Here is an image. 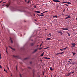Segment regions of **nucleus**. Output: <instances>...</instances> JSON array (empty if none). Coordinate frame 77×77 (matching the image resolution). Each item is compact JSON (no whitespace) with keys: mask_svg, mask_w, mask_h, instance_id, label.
<instances>
[{"mask_svg":"<svg viewBox=\"0 0 77 77\" xmlns=\"http://www.w3.org/2000/svg\"><path fill=\"white\" fill-rule=\"evenodd\" d=\"M62 29L65 30H67L69 29L68 28H62Z\"/></svg>","mask_w":77,"mask_h":77,"instance_id":"nucleus-1","label":"nucleus"},{"mask_svg":"<svg viewBox=\"0 0 77 77\" xmlns=\"http://www.w3.org/2000/svg\"><path fill=\"white\" fill-rule=\"evenodd\" d=\"M53 1L55 2H60V1L57 0H53Z\"/></svg>","mask_w":77,"mask_h":77,"instance_id":"nucleus-2","label":"nucleus"},{"mask_svg":"<svg viewBox=\"0 0 77 77\" xmlns=\"http://www.w3.org/2000/svg\"><path fill=\"white\" fill-rule=\"evenodd\" d=\"M13 57H16L17 58H18V56H15L14 55H13Z\"/></svg>","mask_w":77,"mask_h":77,"instance_id":"nucleus-3","label":"nucleus"},{"mask_svg":"<svg viewBox=\"0 0 77 77\" xmlns=\"http://www.w3.org/2000/svg\"><path fill=\"white\" fill-rule=\"evenodd\" d=\"M9 48H10L12 50H15V49H14L12 48L10 46H9Z\"/></svg>","mask_w":77,"mask_h":77,"instance_id":"nucleus-4","label":"nucleus"},{"mask_svg":"<svg viewBox=\"0 0 77 77\" xmlns=\"http://www.w3.org/2000/svg\"><path fill=\"white\" fill-rule=\"evenodd\" d=\"M38 49H35L33 52V53H35V52L37 51H38Z\"/></svg>","mask_w":77,"mask_h":77,"instance_id":"nucleus-5","label":"nucleus"},{"mask_svg":"<svg viewBox=\"0 0 77 77\" xmlns=\"http://www.w3.org/2000/svg\"><path fill=\"white\" fill-rule=\"evenodd\" d=\"M71 44H72L73 47H75V43Z\"/></svg>","mask_w":77,"mask_h":77,"instance_id":"nucleus-6","label":"nucleus"},{"mask_svg":"<svg viewBox=\"0 0 77 77\" xmlns=\"http://www.w3.org/2000/svg\"><path fill=\"white\" fill-rule=\"evenodd\" d=\"M50 70L51 71H53L54 69L52 68L51 67L50 68Z\"/></svg>","mask_w":77,"mask_h":77,"instance_id":"nucleus-7","label":"nucleus"},{"mask_svg":"<svg viewBox=\"0 0 77 77\" xmlns=\"http://www.w3.org/2000/svg\"><path fill=\"white\" fill-rule=\"evenodd\" d=\"M10 40H11V42L12 43H13V41H12V38H10Z\"/></svg>","mask_w":77,"mask_h":77,"instance_id":"nucleus-8","label":"nucleus"},{"mask_svg":"<svg viewBox=\"0 0 77 77\" xmlns=\"http://www.w3.org/2000/svg\"><path fill=\"white\" fill-rule=\"evenodd\" d=\"M34 44H35V43H32L31 44V45L32 46H33V45H34Z\"/></svg>","mask_w":77,"mask_h":77,"instance_id":"nucleus-9","label":"nucleus"},{"mask_svg":"<svg viewBox=\"0 0 77 77\" xmlns=\"http://www.w3.org/2000/svg\"><path fill=\"white\" fill-rule=\"evenodd\" d=\"M53 17L54 18V17H56L57 18L58 17L57 16V15H55V16H53Z\"/></svg>","mask_w":77,"mask_h":77,"instance_id":"nucleus-10","label":"nucleus"},{"mask_svg":"<svg viewBox=\"0 0 77 77\" xmlns=\"http://www.w3.org/2000/svg\"><path fill=\"white\" fill-rule=\"evenodd\" d=\"M44 52H43V53L42 54H41V55H40V56H43V55H44Z\"/></svg>","mask_w":77,"mask_h":77,"instance_id":"nucleus-11","label":"nucleus"},{"mask_svg":"<svg viewBox=\"0 0 77 77\" xmlns=\"http://www.w3.org/2000/svg\"><path fill=\"white\" fill-rule=\"evenodd\" d=\"M58 33H60L61 35H62L63 34V33L62 32H58Z\"/></svg>","mask_w":77,"mask_h":77,"instance_id":"nucleus-12","label":"nucleus"},{"mask_svg":"<svg viewBox=\"0 0 77 77\" xmlns=\"http://www.w3.org/2000/svg\"><path fill=\"white\" fill-rule=\"evenodd\" d=\"M50 39H51L50 38H46V40H50Z\"/></svg>","mask_w":77,"mask_h":77,"instance_id":"nucleus-13","label":"nucleus"},{"mask_svg":"<svg viewBox=\"0 0 77 77\" xmlns=\"http://www.w3.org/2000/svg\"><path fill=\"white\" fill-rule=\"evenodd\" d=\"M60 50H61V51H63L64 50L63 48V49H60Z\"/></svg>","mask_w":77,"mask_h":77,"instance_id":"nucleus-14","label":"nucleus"},{"mask_svg":"<svg viewBox=\"0 0 77 77\" xmlns=\"http://www.w3.org/2000/svg\"><path fill=\"white\" fill-rule=\"evenodd\" d=\"M10 5L9 4H8L6 5V7H7V8H8L9 6Z\"/></svg>","mask_w":77,"mask_h":77,"instance_id":"nucleus-15","label":"nucleus"},{"mask_svg":"<svg viewBox=\"0 0 77 77\" xmlns=\"http://www.w3.org/2000/svg\"><path fill=\"white\" fill-rule=\"evenodd\" d=\"M35 12L37 13H40V12L37 11H36Z\"/></svg>","mask_w":77,"mask_h":77,"instance_id":"nucleus-16","label":"nucleus"},{"mask_svg":"<svg viewBox=\"0 0 77 77\" xmlns=\"http://www.w3.org/2000/svg\"><path fill=\"white\" fill-rule=\"evenodd\" d=\"M70 75V73H68L67 75V76H69V75Z\"/></svg>","mask_w":77,"mask_h":77,"instance_id":"nucleus-17","label":"nucleus"},{"mask_svg":"<svg viewBox=\"0 0 77 77\" xmlns=\"http://www.w3.org/2000/svg\"><path fill=\"white\" fill-rule=\"evenodd\" d=\"M69 64H74V63H71V62H70L69 63Z\"/></svg>","mask_w":77,"mask_h":77,"instance_id":"nucleus-18","label":"nucleus"},{"mask_svg":"<svg viewBox=\"0 0 77 77\" xmlns=\"http://www.w3.org/2000/svg\"><path fill=\"white\" fill-rule=\"evenodd\" d=\"M67 17L68 18H71L70 16H69Z\"/></svg>","mask_w":77,"mask_h":77,"instance_id":"nucleus-19","label":"nucleus"},{"mask_svg":"<svg viewBox=\"0 0 77 77\" xmlns=\"http://www.w3.org/2000/svg\"><path fill=\"white\" fill-rule=\"evenodd\" d=\"M4 71H5V72H6L7 73H8L7 70H5V69H4Z\"/></svg>","mask_w":77,"mask_h":77,"instance_id":"nucleus-20","label":"nucleus"},{"mask_svg":"<svg viewBox=\"0 0 77 77\" xmlns=\"http://www.w3.org/2000/svg\"><path fill=\"white\" fill-rule=\"evenodd\" d=\"M28 69H31V68L30 67H28Z\"/></svg>","mask_w":77,"mask_h":77,"instance_id":"nucleus-21","label":"nucleus"},{"mask_svg":"<svg viewBox=\"0 0 77 77\" xmlns=\"http://www.w3.org/2000/svg\"><path fill=\"white\" fill-rule=\"evenodd\" d=\"M63 3H67V2H62Z\"/></svg>","mask_w":77,"mask_h":77,"instance_id":"nucleus-22","label":"nucleus"},{"mask_svg":"<svg viewBox=\"0 0 77 77\" xmlns=\"http://www.w3.org/2000/svg\"><path fill=\"white\" fill-rule=\"evenodd\" d=\"M68 48V47H66V48H63V50H66V48Z\"/></svg>","mask_w":77,"mask_h":77,"instance_id":"nucleus-23","label":"nucleus"},{"mask_svg":"<svg viewBox=\"0 0 77 77\" xmlns=\"http://www.w3.org/2000/svg\"><path fill=\"white\" fill-rule=\"evenodd\" d=\"M58 54H60V53H57V54H56V55H58Z\"/></svg>","mask_w":77,"mask_h":77,"instance_id":"nucleus-24","label":"nucleus"},{"mask_svg":"<svg viewBox=\"0 0 77 77\" xmlns=\"http://www.w3.org/2000/svg\"><path fill=\"white\" fill-rule=\"evenodd\" d=\"M67 4H71V3L70 2H67Z\"/></svg>","mask_w":77,"mask_h":77,"instance_id":"nucleus-25","label":"nucleus"},{"mask_svg":"<svg viewBox=\"0 0 77 77\" xmlns=\"http://www.w3.org/2000/svg\"><path fill=\"white\" fill-rule=\"evenodd\" d=\"M67 4H71V3L70 2H67Z\"/></svg>","mask_w":77,"mask_h":77,"instance_id":"nucleus-26","label":"nucleus"},{"mask_svg":"<svg viewBox=\"0 0 77 77\" xmlns=\"http://www.w3.org/2000/svg\"><path fill=\"white\" fill-rule=\"evenodd\" d=\"M72 54H73V56H74L75 54V53H74V52H72Z\"/></svg>","mask_w":77,"mask_h":77,"instance_id":"nucleus-27","label":"nucleus"},{"mask_svg":"<svg viewBox=\"0 0 77 77\" xmlns=\"http://www.w3.org/2000/svg\"><path fill=\"white\" fill-rule=\"evenodd\" d=\"M29 59V58H26L24 59V60H26V59Z\"/></svg>","mask_w":77,"mask_h":77,"instance_id":"nucleus-28","label":"nucleus"},{"mask_svg":"<svg viewBox=\"0 0 77 77\" xmlns=\"http://www.w3.org/2000/svg\"><path fill=\"white\" fill-rule=\"evenodd\" d=\"M44 14H40V16H44Z\"/></svg>","mask_w":77,"mask_h":77,"instance_id":"nucleus-29","label":"nucleus"},{"mask_svg":"<svg viewBox=\"0 0 77 77\" xmlns=\"http://www.w3.org/2000/svg\"><path fill=\"white\" fill-rule=\"evenodd\" d=\"M67 33L68 34V35H69V36H70V34H69V33L67 32Z\"/></svg>","mask_w":77,"mask_h":77,"instance_id":"nucleus-30","label":"nucleus"},{"mask_svg":"<svg viewBox=\"0 0 77 77\" xmlns=\"http://www.w3.org/2000/svg\"><path fill=\"white\" fill-rule=\"evenodd\" d=\"M45 59H48V58L47 57H45Z\"/></svg>","mask_w":77,"mask_h":77,"instance_id":"nucleus-31","label":"nucleus"},{"mask_svg":"<svg viewBox=\"0 0 77 77\" xmlns=\"http://www.w3.org/2000/svg\"><path fill=\"white\" fill-rule=\"evenodd\" d=\"M0 68L2 69V66L1 65H0Z\"/></svg>","mask_w":77,"mask_h":77,"instance_id":"nucleus-32","label":"nucleus"},{"mask_svg":"<svg viewBox=\"0 0 77 77\" xmlns=\"http://www.w3.org/2000/svg\"><path fill=\"white\" fill-rule=\"evenodd\" d=\"M63 53H64V52H62L61 53H60V54H63Z\"/></svg>","mask_w":77,"mask_h":77,"instance_id":"nucleus-33","label":"nucleus"},{"mask_svg":"<svg viewBox=\"0 0 77 77\" xmlns=\"http://www.w3.org/2000/svg\"><path fill=\"white\" fill-rule=\"evenodd\" d=\"M68 18V17H66V18H65V20H66V19H67Z\"/></svg>","mask_w":77,"mask_h":77,"instance_id":"nucleus-34","label":"nucleus"},{"mask_svg":"<svg viewBox=\"0 0 77 77\" xmlns=\"http://www.w3.org/2000/svg\"><path fill=\"white\" fill-rule=\"evenodd\" d=\"M48 12V11H45V12H44V13H45L47 12Z\"/></svg>","mask_w":77,"mask_h":77,"instance_id":"nucleus-35","label":"nucleus"},{"mask_svg":"<svg viewBox=\"0 0 77 77\" xmlns=\"http://www.w3.org/2000/svg\"><path fill=\"white\" fill-rule=\"evenodd\" d=\"M69 60H72V59H69Z\"/></svg>","mask_w":77,"mask_h":77,"instance_id":"nucleus-36","label":"nucleus"},{"mask_svg":"<svg viewBox=\"0 0 77 77\" xmlns=\"http://www.w3.org/2000/svg\"><path fill=\"white\" fill-rule=\"evenodd\" d=\"M42 48H39L38 49H39V50H41V49H42Z\"/></svg>","mask_w":77,"mask_h":77,"instance_id":"nucleus-37","label":"nucleus"},{"mask_svg":"<svg viewBox=\"0 0 77 77\" xmlns=\"http://www.w3.org/2000/svg\"><path fill=\"white\" fill-rule=\"evenodd\" d=\"M16 70L17 71V66H16Z\"/></svg>","mask_w":77,"mask_h":77,"instance_id":"nucleus-38","label":"nucleus"},{"mask_svg":"<svg viewBox=\"0 0 77 77\" xmlns=\"http://www.w3.org/2000/svg\"><path fill=\"white\" fill-rule=\"evenodd\" d=\"M42 44L40 45V47H41V46H42Z\"/></svg>","mask_w":77,"mask_h":77,"instance_id":"nucleus-39","label":"nucleus"},{"mask_svg":"<svg viewBox=\"0 0 77 77\" xmlns=\"http://www.w3.org/2000/svg\"><path fill=\"white\" fill-rule=\"evenodd\" d=\"M7 68L8 69V70L9 69V68L7 66Z\"/></svg>","mask_w":77,"mask_h":77,"instance_id":"nucleus-40","label":"nucleus"},{"mask_svg":"<svg viewBox=\"0 0 77 77\" xmlns=\"http://www.w3.org/2000/svg\"><path fill=\"white\" fill-rule=\"evenodd\" d=\"M48 34V35H51V33H49V34Z\"/></svg>","mask_w":77,"mask_h":77,"instance_id":"nucleus-41","label":"nucleus"},{"mask_svg":"<svg viewBox=\"0 0 77 77\" xmlns=\"http://www.w3.org/2000/svg\"><path fill=\"white\" fill-rule=\"evenodd\" d=\"M48 48H49V47H47V48H46V49H47Z\"/></svg>","mask_w":77,"mask_h":77,"instance_id":"nucleus-42","label":"nucleus"},{"mask_svg":"<svg viewBox=\"0 0 77 77\" xmlns=\"http://www.w3.org/2000/svg\"><path fill=\"white\" fill-rule=\"evenodd\" d=\"M2 2H3L2 1H1V2H0V3H2Z\"/></svg>","mask_w":77,"mask_h":77,"instance_id":"nucleus-43","label":"nucleus"},{"mask_svg":"<svg viewBox=\"0 0 77 77\" xmlns=\"http://www.w3.org/2000/svg\"><path fill=\"white\" fill-rule=\"evenodd\" d=\"M12 74H11V77H12Z\"/></svg>","mask_w":77,"mask_h":77,"instance_id":"nucleus-44","label":"nucleus"},{"mask_svg":"<svg viewBox=\"0 0 77 77\" xmlns=\"http://www.w3.org/2000/svg\"><path fill=\"white\" fill-rule=\"evenodd\" d=\"M30 1H28V2H27V3H29V2Z\"/></svg>","mask_w":77,"mask_h":77,"instance_id":"nucleus-45","label":"nucleus"},{"mask_svg":"<svg viewBox=\"0 0 77 77\" xmlns=\"http://www.w3.org/2000/svg\"><path fill=\"white\" fill-rule=\"evenodd\" d=\"M20 77H22V76H21V74H20Z\"/></svg>","mask_w":77,"mask_h":77,"instance_id":"nucleus-46","label":"nucleus"},{"mask_svg":"<svg viewBox=\"0 0 77 77\" xmlns=\"http://www.w3.org/2000/svg\"><path fill=\"white\" fill-rule=\"evenodd\" d=\"M44 13V12H43V13H41V14H43Z\"/></svg>","mask_w":77,"mask_h":77,"instance_id":"nucleus-47","label":"nucleus"},{"mask_svg":"<svg viewBox=\"0 0 77 77\" xmlns=\"http://www.w3.org/2000/svg\"><path fill=\"white\" fill-rule=\"evenodd\" d=\"M37 15H38V16H40V14H37Z\"/></svg>","mask_w":77,"mask_h":77,"instance_id":"nucleus-48","label":"nucleus"},{"mask_svg":"<svg viewBox=\"0 0 77 77\" xmlns=\"http://www.w3.org/2000/svg\"><path fill=\"white\" fill-rule=\"evenodd\" d=\"M44 72H44H44H43V75H44Z\"/></svg>","mask_w":77,"mask_h":77,"instance_id":"nucleus-49","label":"nucleus"},{"mask_svg":"<svg viewBox=\"0 0 77 77\" xmlns=\"http://www.w3.org/2000/svg\"><path fill=\"white\" fill-rule=\"evenodd\" d=\"M50 59V58H48V59Z\"/></svg>","mask_w":77,"mask_h":77,"instance_id":"nucleus-50","label":"nucleus"},{"mask_svg":"<svg viewBox=\"0 0 77 77\" xmlns=\"http://www.w3.org/2000/svg\"><path fill=\"white\" fill-rule=\"evenodd\" d=\"M25 1L26 2H27V0H25Z\"/></svg>","mask_w":77,"mask_h":77,"instance_id":"nucleus-51","label":"nucleus"},{"mask_svg":"<svg viewBox=\"0 0 77 77\" xmlns=\"http://www.w3.org/2000/svg\"><path fill=\"white\" fill-rule=\"evenodd\" d=\"M46 49H47L46 48H44V49H45V50H46Z\"/></svg>","mask_w":77,"mask_h":77,"instance_id":"nucleus-52","label":"nucleus"},{"mask_svg":"<svg viewBox=\"0 0 77 77\" xmlns=\"http://www.w3.org/2000/svg\"><path fill=\"white\" fill-rule=\"evenodd\" d=\"M2 58H1V56H0V59H1Z\"/></svg>","mask_w":77,"mask_h":77,"instance_id":"nucleus-53","label":"nucleus"},{"mask_svg":"<svg viewBox=\"0 0 77 77\" xmlns=\"http://www.w3.org/2000/svg\"><path fill=\"white\" fill-rule=\"evenodd\" d=\"M35 21H36V20H35Z\"/></svg>","mask_w":77,"mask_h":77,"instance_id":"nucleus-54","label":"nucleus"},{"mask_svg":"<svg viewBox=\"0 0 77 77\" xmlns=\"http://www.w3.org/2000/svg\"><path fill=\"white\" fill-rule=\"evenodd\" d=\"M30 63L31 64H32V62H30Z\"/></svg>","mask_w":77,"mask_h":77,"instance_id":"nucleus-55","label":"nucleus"},{"mask_svg":"<svg viewBox=\"0 0 77 77\" xmlns=\"http://www.w3.org/2000/svg\"><path fill=\"white\" fill-rule=\"evenodd\" d=\"M6 49V50H7V49H8V47H7Z\"/></svg>","mask_w":77,"mask_h":77,"instance_id":"nucleus-56","label":"nucleus"},{"mask_svg":"<svg viewBox=\"0 0 77 77\" xmlns=\"http://www.w3.org/2000/svg\"><path fill=\"white\" fill-rule=\"evenodd\" d=\"M74 73V72H72V73Z\"/></svg>","mask_w":77,"mask_h":77,"instance_id":"nucleus-57","label":"nucleus"},{"mask_svg":"<svg viewBox=\"0 0 77 77\" xmlns=\"http://www.w3.org/2000/svg\"><path fill=\"white\" fill-rule=\"evenodd\" d=\"M1 56V54L0 53V56Z\"/></svg>","mask_w":77,"mask_h":77,"instance_id":"nucleus-58","label":"nucleus"},{"mask_svg":"<svg viewBox=\"0 0 77 77\" xmlns=\"http://www.w3.org/2000/svg\"><path fill=\"white\" fill-rule=\"evenodd\" d=\"M45 30H47V29H45Z\"/></svg>","mask_w":77,"mask_h":77,"instance_id":"nucleus-59","label":"nucleus"},{"mask_svg":"<svg viewBox=\"0 0 77 77\" xmlns=\"http://www.w3.org/2000/svg\"><path fill=\"white\" fill-rule=\"evenodd\" d=\"M70 62V61H68V62Z\"/></svg>","mask_w":77,"mask_h":77,"instance_id":"nucleus-60","label":"nucleus"},{"mask_svg":"<svg viewBox=\"0 0 77 77\" xmlns=\"http://www.w3.org/2000/svg\"><path fill=\"white\" fill-rule=\"evenodd\" d=\"M5 5V4H4V5H3V6H4V5Z\"/></svg>","mask_w":77,"mask_h":77,"instance_id":"nucleus-61","label":"nucleus"},{"mask_svg":"<svg viewBox=\"0 0 77 77\" xmlns=\"http://www.w3.org/2000/svg\"><path fill=\"white\" fill-rule=\"evenodd\" d=\"M6 52H8L7 51H6Z\"/></svg>","mask_w":77,"mask_h":77,"instance_id":"nucleus-62","label":"nucleus"},{"mask_svg":"<svg viewBox=\"0 0 77 77\" xmlns=\"http://www.w3.org/2000/svg\"><path fill=\"white\" fill-rule=\"evenodd\" d=\"M3 3H5L6 2H3Z\"/></svg>","mask_w":77,"mask_h":77,"instance_id":"nucleus-63","label":"nucleus"},{"mask_svg":"<svg viewBox=\"0 0 77 77\" xmlns=\"http://www.w3.org/2000/svg\"><path fill=\"white\" fill-rule=\"evenodd\" d=\"M76 20H77V18L76 19Z\"/></svg>","mask_w":77,"mask_h":77,"instance_id":"nucleus-64","label":"nucleus"}]
</instances>
